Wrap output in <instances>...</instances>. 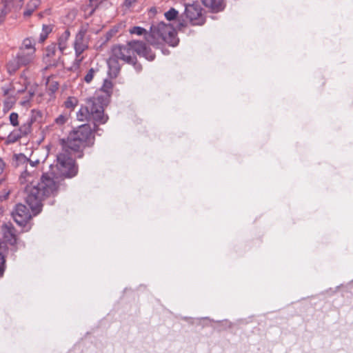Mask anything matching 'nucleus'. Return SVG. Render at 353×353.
<instances>
[{"label": "nucleus", "mask_w": 353, "mask_h": 353, "mask_svg": "<svg viewBox=\"0 0 353 353\" xmlns=\"http://www.w3.org/2000/svg\"><path fill=\"white\" fill-rule=\"evenodd\" d=\"M113 83L109 79H105L101 88V93H96L85 100L77 113L78 120L94 121L95 124H105L109 117L105 114V108L108 105L112 94Z\"/></svg>", "instance_id": "nucleus-1"}, {"label": "nucleus", "mask_w": 353, "mask_h": 353, "mask_svg": "<svg viewBox=\"0 0 353 353\" xmlns=\"http://www.w3.org/2000/svg\"><path fill=\"white\" fill-rule=\"evenodd\" d=\"M145 46L143 41L137 40L130 41L126 45L113 46L111 48V54L107 61L109 77L114 79L119 74L121 65L119 60L132 65L137 72H140L142 70V65L138 62L134 53L141 55L145 50Z\"/></svg>", "instance_id": "nucleus-2"}, {"label": "nucleus", "mask_w": 353, "mask_h": 353, "mask_svg": "<svg viewBox=\"0 0 353 353\" xmlns=\"http://www.w3.org/2000/svg\"><path fill=\"white\" fill-rule=\"evenodd\" d=\"M58 176L54 173H43L40 182L37 185L32 183L27 185L25 188L26 203L29 205L34 216L39 214L42 210V201L46 197L54 196L58 191Z\"/></svg>", "instance_id": "nucleus-3"}, {"label": "nucleus", "mask_w": 353, "mask_h": 353, "mask_svg": "<svg viewBox=\"0 0 353 353\" xmlns=\"http://www.w3.org/2000/svg\"><path fill=\"white\" fill-rule=\"evenodd\" d=\"M92 128L89 123H85L72 130L68 134L66 139L59 140L60 145L63 148L70 149L77 158H82L84 155L83 150L85 148H91L95 141L94 132L99 129L100 124H95Z\"/></svg>", "instance_id": "nucleus-4"}, {"label": "nucleus", "mask_w": 353, "mask_h": 353, "mask_svg": "<svg viewBox=\"0 0 353 353\" xmlns=\"http://www.w3.org/2000/svg\"><path fill=\"white\" fill-rule=\"evenodd\" d=\"M160 39L172 47H176L179 42L173 26L163 21L152 25L149 33L145 36L147 42L153 46H158L161 43Z\"/></svg>", "instance_id": "nucleus-5"}, {"label": "nucleus", "mask_w": 353, "mask_h": 353, "mask_svg": "<svg viewBox=\"0 0 353 353\" xmlns=\"http://www.w3.org/2000/svg\"><path fill=\"white\" fill-rule=\"evenodd\" d=\"M73 152L70 149L63 148L57 156V168L60 176L71 179L77 175L79 168L75 159L72 157Z\"/></svg>", "instance_id": "nucleus-6"}, {"label": "nucleus", "mask_w": 353, "mask_h": 353, "mask_svg": "<svg viewBox=\"0 0 353 353\" xmlns=\"http://www.w3.org/2000/svg\"><path fill=\"white\" fill-rule=\"evenodd\" d=\"M203 11V9L198 3L185 5L183 13L179 18L178 28L181 30L187 27L188 22L192 26L203 25L206 19Z\"/></svg>", "instance_id": "nucleus-7"}, {"label": "nucleus", "mask_w": 353, "mask_h": 353, "mask_svg": "<svg viewBox=\"0 0 353 353\" xmlns=\"http://www.w3.org/2000/svg\"><path fill=\"white\" fill-rule=\"evenodd\" d=\"M12 216L16 223L22 228V232H28L31 229L29 222L32 219V215L26 205L22 203L17 204L12 212Z\"/></svg>", "instance_id": "nucleus-8"}, {"label": "nucleus", "mask_w": 353, "mask_h": 353, "mask_svg": "<svg viewBox=\"0 0 353 353\" xmlns=\"http://www.w3.org/2000/svg\"><path fill=\"white\" fill-rule=\"evenodd\" d=\"M63 53L59 51L57 53V43H52L45 49L43 61L47 67H57Z\"/></svg>", "instance_id": "nucleus-9"}, {"label": "nucleus", "mask_w": 353, "mask_h": 353, "mask_svg": "<svg viewBox=\"0 0 353 353\" xmlns=\"http://www.w3.org/2000/svg\"><path fill=\"white\" fill-rule=\"evenodd\" d=\"M1 232L5 241L10 245L14 246L17 243L16 229L12 223H5L1 226Z\"/></svg>", "instance_id": "nucleus-10"}, {"label": "nucleus", "mask_w": 353, "mask_h": 353, "mask_svg": "<svg viewBox=\"0 0 353 353\" xmlns=\"http://www.w3.org/2000/svg\"><path fill=\"white\" fill-rule=\"evenodd\" d=\"M85 34L86 30L81 29L76 34L74 48L77 57L81 54L88 48V45L84 41Z\"/></svg>", "instance_id": "nucleus-11"}, {"label": "nucleus", "mask_w": 353, "mask_h": 353, "mask_svg": "<svg viewBox=\"0 0 353 353\" xmlns=\"http://www.w3.org/2000/svg\"><path fill=\"white\" fill-rule=\"evenodd\" d=\"M202 3L212 12H219L224 10L225 4L223 0H201Z\"/></svg>", "instance_id": "nucleus-12"}, {"label": "nucleus", "mask_w": 353, "mask_h": 353, "mask_svg": "<svg viewBox=\"0 0 353 353\" xmlns=\"http://www.w3.org/2000/svg\"><path fill=\"white\" fill-rule=\"evenodd\" d=\"M34 54L32 53L25 51L23 48H20L15 58L22 66H26L32 62L34 59Z\"/></svg>", "instance_id": "nucleus-13"}, {"label": "nucleus", "mask_w": 353, "mask_h": 353, "mask_svg": "<svg viewBox=\"0 0 353 353\" xmlns=\"http://www.w3.org/2000/svg\"><path fill=\"white\" fill-rule=\"evenodd\" d=\"M70 36V32L68 30H65L64 32L59 37L58 43V48L60 52L63 53L64 50L67 48V41L68 40Z\"/></svg>", "instance_id": "nucleus-14"}, {"label": "nucleus", "mask_w": 353, "mask_h": 353, "mask_svg": "<svg viewBox=\"0 0 353 353\" xmlns=\"http://www.w3.org/2000/svg\"><path fill=\"white\" fill-rule=\"evenodd\" d=\"M34 121L35 117L32 116L26 123L22 124L19 128L20 132L22 133V135H23L24 137H27L32 132V125Z\"/></svg>", "instance_id": "nucleus-15"}, {"label": "nucleus", "mask_w": 353, "mask_h": 353, "mask_svg": "<svg viewBox=\"0 0 353 353\" xmlns=\"http://www.w3.org/2000/svg\"><path fill=\"white\" fill-rule=\"evenodd\" d=\"M40 3V0H30L26 5V9L23 12V17H30L34 11L39 6Z\"/></svg>", "instance_id": "nucleus-16"}, {"label": "nucleus", "mask_w": 353, "mask_h": 353, "mask_svg": "<svg viewBox=\"0 0 353 353\" xmlns=\"http://www.w3.org/2000/svg\"><path fill=\"white\" fill-rule=\"evenodd\" d=\"M22 137H24V136L22 135V133L20 132L19 129H15L8 134L6 141V143H14L19 141Z\"/></svg>", "instance_id": "nucleus-17"}, {"label": "nucleus", "mask_w": 353, "mask_h": 353, "mask_svg": "<svg viewBox=\"0 0 353 353\" xmlns=\"http://www.w3.org/2000/svg\"><path fill=\"white\" fill-rule=\"evenodd\" d=\"M22 65L16 58L10 60L6 65L7 71L10 74H14Z\"/></svg>", "instance_id": "nucleus-18"}, {"label": "nucleus", "mask_w": 353, "mask_h": 353, "mask_svg": "<svg viewBox=\"0 0 353 353\" xmlns=\"http://www.w3.org/2000/svg\"><path fill=\"white\" fill-rule=\"evenodd\" d=\"M34 42H33L32 39H30V38H26L23 40V46L21 48H23L25 51L28 50V52L34 54Z\"/></svg>", "instance_id": "nucleus-19"}, {"label": "nucleus", "mask_w": 353, "mask_h": 353, "mask_svg": "<svg viewBox=\"0 0 353 353\" xmlns=\"http://www.w3.org/2000/svg\"><path fill=\"white\" fill-rule=\"evenodd\" d=\"M59 88V83L57 81H48L47 90L50 96L53 95L58 90Z\"/></svg>", "instance_id": "nucleus-20"}, {"label": "nucleus", "mask_w": 353, "mask_h": 353, "mask_svg": "<svg viewBox=\"0 0 353 353\" xmlns=\"http://www.w3.org/2000/svg\"><path fill=\"white\" fill-rule=\"evenodd\" d=\"M14 165L18 167L20 164L25 163L30 160L23 154H15L13 157Z\"/></svg>", "instance_id": "nucleus-21"}, {"label": "nucleus", "mask_w": 353, "mask_h": 353, "mask_svg": "<svg viewBox=\"0 0 353 353\" xmlns=\"http://www.w3.org/2000/svg\"><path fill=\"white\" fill-rule=\"evenodd\" d=\"M52 28L48 25H43L42 32L40 34L39 41L43 43L47 38L48 34L52 32Z\"/></svg>", "instance_id": "nucleus-22"}, {"label": "nucleus", "mask_w": 353, "mask_h": 353, "mask_svg": "<svg viewBox=\"0 0 353 353\" xmlns=\"http://www.w3.org/2000/svg\"><path fill=\"white\" fill-rule=\"evenodd\" d=\"M165 19L169 21H173L179 18V12L174 8H171L168 11L165 12Z\"/></svg>", "instance_id": "nucleus-23"}, {"label": "nucleus", "mask_w": 353, "mask_h": 353, "mask_svg": "<svg viewBox=\"0 0 353 353\" xmlns=\"http://www.w3.org/2000/svg\"><path fill=\"white\" fill-rule=\"evenodd\" d=\"M3 8L1 9L0 14V23L3 21V18L10 11L11 8L9 6L8 0H2Z\"/></svg>", "instance_id": "nucleus-24"}, {"label": "nucleus", "mask_w": 353, "mask_h": 353, "mask_svg": "<svg viewBox=\"0 0 353 353\" xmlns=\"http://www.w3.org/2000/svg\"><path fill=\"white\" fill-rule=\"evenodd\" d=\"M78 100L76 97H69L64 102V105L68 109L73 110L77 105Z\"/></svg>", "instance_id": "nucleus-25"}, {"label": "nucleus", "mask_w": 353, "mask_h": 353, "mask_svg": "<svg viewBox=\"0 0 353 353\" xmlns=\"http://www.w3.org/2000/svg\"><path fill=\"white\" fill-rule=\"evenodd\" d=\"M15 102H16V99L14 96H8L6 99L4 101V104H3L4 111L9 110L10 109H11L12 108V106L14 105V104L15 103Z\"/></svg>", "instance_id": "nucleus-26"}, {"label": "nucleus", "mask_w": 353, "mask_h": 353, "mask_svg": "<svg viewBox=\"0 0 353 353\" xmlns=\"http://www.w3.org/2000/svg\"><path fill=\"white\" fill-rule=\"evenodd\" d=\"M140 56L144 57L149 61H153L155 59V54L152 51L151 48L145 46V50L143 51V53Z\"/></svg>", "instance_id": "nucleus-27"}, {"label": "nucleus", "mask_w": 353, "mask_h": 353, "mask_svg": "<svg viewBox=\"0 0 353 353\" xmlns=\"http://www.w3.org/2000/svg\"><path fill=\"white\" fill-rule=\"evenodd\" d=\"M130 34H135L137 35L144 34L145 37L146 36L147 34L149 33L147 32V30L145 28L140 27V26L133 27L132 28H131L130 30Z\"/></svg>", "instance_id": "nucleus-28"}, {"label": "nucleus", "mask_w": 353, "mask_h": 353, "mask_svg": "<svg viewBox=\"0 0 353 353\" xmlns=\"http://www.w3.org/2000/svg\"><path fill=\"white\" fill-rule=\"evenodd\" d=\"M9 120L10 124L14 127H17L19 125V114L17 112H12L9 116Z\"/></svg>", "instance_id": "nucleus-29"}, {"label": "nucleus", "mask_w": 353, "mask_h": 353, "mask_svg": "<svg viewBox=\"0 0 353 353\" xmlns=\"http://www.w3.org/2000/svg\"><path fill=\"white\" fill-rule=\"evenodd\" d=\"M97 71H98V70H95L93 68H91L84 77V81L88 83H90L92 81L94 74Z\"/></svg>", "instance_id": "nucleus-30"}, {"label": "nucleus", "mask_w": 353, "mask_h": 353, "mask_svg": "<svg viewBox=\"0 0 353 353\" xmlns=\"http://www.w3.org/2000/svg\"><path fill=\"white\" fill-rule=\"evenodd\" d=\"M10 7H13L16 10L21 8L23 5L24 0H8Z\"/></svg>", "instance_id": "nucleus-31"}, {"label": "nucleus", "mask_w": 353, "mask_h": 353, "mask_svg": "<svg viewBox=\"0 0 353 353\" xmlns=\"http://www.w3.org/2000/svg\"><path fill=\"white\" fill-rule=\"evenodd\" d=\"M68 118L66 116L61 114L55 119V123L57 125H62L66 123Z\"/></svg>", "instance_id": "nucleus-32"}, {"label": "nucleus", "mask_w": 353, "mask_h": 353, "mask_svg": "<svg viewBox=\"0 0 353 353\" xmlns=\"http://www.w3.org/2000/svg\"><path fill=\"white\" fill-rule=\"evenodd\" d=\"M117 32V29L112 28L105 33V40H110Z\"/></svg>", "instance_id": "nucleus-33"}, {"label": "nucleus", "mask_w": 353, "mask_h": 353, "mask_svg": "<svg viewBox=\"0 0 353 353\" xmlns=\"http://www.w3.org/2000/svg\"><path fill=\"white\" fill-rule=\"evenodd\" d=\"M137 0H125L123 6L126 8H130L134 5Z\"/></svg>", "instance_id": "nucleus-34"}, {"label": "nucleus", "mask_w": 353, "mask_h": 353, "mask_svg": "<svg viewBox=\"0 0 353 353\" xmlns=\"http://www.w3.org/2000/svg\"><path fill=\"white\" fill-rule=\"evenodd\" d=\"M33 95H34V92H30H30H29V97H28V99L27 100H25V101H21V104L22 105H25L26 103L29 102V101L31 99V98L33 97Z\"/></svg>", "instance_id": "nucleus-35"}, {"label": "nucleus", "mask_w": 353, "mask_h": 353, "mask_svg": "<svg viewBox=\"0 0 353 353\" xmlns=\"http://www.w3.org/2000/svg\"><path fill=\"white\" fill-rule=\"evenodd\" d=\"M6 166V163L3 161V159L0 157V174L3 172Z\"/></svg>", "instance_id": "nucleus-36"}, {"label": "nucleus", "mask_w": 353, "mask_h": 353, "mask_svg": "<svg viewBox=\"0 0 353 353\" xmlns=\"http://www.w3.org/2000/svg\"><path fill=\"white\" fill-rule=\"evenodd\" d=\"M3 96H8L10 92V89L8 88H2Z\"/></svg>", "instance_id": "nucleus-37"}, {"label": "nucleus", "mask_w": 353, "mask_h": 353, "mask_svg": "<svg viewBox=\"0 0 353 353\" xmlns=\"http://www.w3.org/2000/svg\"><path fill=\"white\" fill-rule=\"evenodd\" d=\"M39 163V161H36L34 162L30 161V165L34 167L35 164Z\"/></svg>", "instance_id": "nucleus-38"}, {"label": "nucleus", "mask_w": 353, "mask_h": 353, "mask_svg": "<svg viewBox=\"0 0 353 353\" xmlns=\"http://www.w3.org/2000/svg\"><path fill=\"white\" fill-rule=\"evenodd\" d=\"M32 112L34 113V112H36V110H32ZM37 113L39 114H41V112L39 111H37Z\"/></svg>", "instance_id": "nucleus-39"}, {"label": "nucleus", "mask_w": 353, "mask_h": 353, "mask_svg": "<svg viewBox=\"0 0 353 353\" xmlns=\"http://www.w3.org/2000/svg\"><path fill=\"white\" fill-rule=\"evenodd\" d=\"M39 16L40 18L43 17V14L41 13H39Z\"/></svg>", "instance_id": "nucleus-40"}, {"label": "nucleus", "mask_w": 353, "mask_h": 353, "mask_svg": "<svg viewBox=\"0 0 353 353\" xmlns=\"http://www.w3.org/2000/svg\"><path fill=\"white\" fill-rule=\"evenodd\" d=\"M9 193H7V194L4 196L5 199L7 198L8 195Z\"/></svg>", "instance_id": "nucleus-41"}, {"label": "nucleus", "mask_w": 353, "mask_h": 353, "mask_svg": "<svg viewBox=\"0 0 353 353\" xmlns=\"http://www.w3.org/2000/svg\"><path fill=\"white\" fill-rule=\"evenodd\" d=\"M23 91H24V90H19V92H23Z\"/></svg>", "instance_id": "nucleus-42"}]
</instances>
